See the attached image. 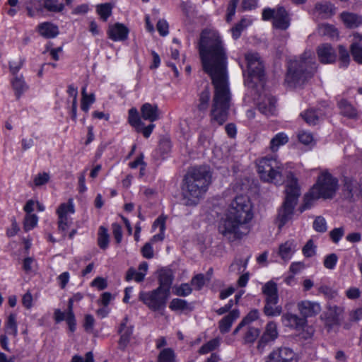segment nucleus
<instances>
[{
    "mask_svg": "<svg viewBox=\"0 0 362 362\" xmlns=\"http://www.w3.org/2000/svg\"><path fill=\"white\" fill-rule=\"evenodd\" d=\"M339 54L341 66L346 67L350 62L349 54L346 49L342 46H339Z\"/></svg>",
    "mask_w": 362,
    "mask_h": 362,
    "instance_id": "48",
    "label": "nucleus"
},
{
    "mask_svg": "<svg viewBox=\"0 0 362 362\" xmlns=\"http://www.w3.org/2000/svg\"><path fill=\"white\" fill-rule=\"evenodd\" d=\"M98 244L103 250H105L108 247L109 234L107 233V229L104 226H100L99 228Z\"/></svg>",
    "mask_w": 362,
    "mask_h": 362,
    "instance_id": "36",
    "label": "nucleus"
},
{
    "mask_svg": "<svg viewBox=\"0 0 362 362\" xmlns=\"http://www.w3.org/2000/svg\"><path fill=\"white\" fill-rule=\"evenodd\" d=\"M37 223V216L35 214H28L25 218L24 228L25 230L33 228Z\"/></svg>",
    "mask_w": 362,
    "mask_h": 362,
    "instance_id": "53",
    "label": "nucleus"
},
{
    "mask_svg": "<svg viewBox=\"0 0 362 362\" xmlns=\"http://www.w3.org/2000/svg\"><path fill=\"white\" fill-rule=\"evenodd\" d=\"M171 149V144L168 140H162L158 145V151L160 153L163 158H165Z\"/></svg>",
    "mask_w": 362,
    "mask_h": 362,
    "instance_id": "56",
    "label": "nucleus"
},
{
    "mask_svg": "<svg viewBox=\"0 0 362 362\" xmlns=\"http://www.w3.org/2000/svg\"><path fill=\"white\" fill-rule=\"evenodd\" d=\"M248 258L245 260L242 259H235L233 263L231 264L230 269L231 270H238V272H241V268L244 269L247 267Z\"/></svg>",
    "mask_w": 362,
    "mask_h": 362,
    "instance_id": "60",
    "label": "nucleus"
},
{
    "mask_svg": "<svg viewBox=\"0 0 362 362\" xmlns=\"http://www.w3.org/2000/svg\"><path fill=\"white\" fill-rule=\"evenodd\" d=\"M294 252V245L292 242L287 241L279 246V254L284 260L289 259Z\"/></svg>",
    "mask_w": 362,
    "mask_h": 362,
    "instance_id": "33",
    "label": "nucleus"
},
{
    "mask_svg": "<svg viewBox=\"0 0 362 362\" xmlns=\"http://www.w3.org/2000/svg\"><path fill=\"white\" fill-rule=\"evenodd\" d=\"M359 185L356 180L346 178L344 188L349 192V196L353 197L354 195H359Z\"/></svg>",
    "mask_w": 362,
    "mask_h": 362,
    "instance_id": "38",
    "label": "nucleus"
},
{
    "mask_svg": "<svg viewBox=\"0 0 362 362\" xmlns=\"http://www.w3.org/2000/svg\"><path fill=\"white\" fill-rule=\"evenodd\" d=\"M169 296L170 293L157 288L149 292L141 291L139 298L149 309L157 311L165 307Z\"/></svg>",
    "mask_w": 362,
    "mask_h": 362,
    "instance_id": "8",
    "label": "nucleus"
},
{
    "mask_svg": "<svg viewBox=\"0 0 362 362\" xmlns=\"http://www.w3.org/2000/svg\"><path fill=\"white\" fill-rule=\"evenodd\" d=\"M220 345V340L218 338L213 339L203 344L199 349L200 354H206L216 350Z\"/></svg>",
    "mask_w": 362,
    "mask_h": 362,
    "instance_id": "39",
    "label": "nucleus"
},
{
    "mask_svg": "<svg viewBox=\"0 0 362 362\" xmlns=\"http://www.w3.org/2000/svg\"><path fill=\"white\" fill-rule=\"evenodd\" d=\"M278 302L269 303L265 300V305L263 308V312L265 315L268 317L279 316L282 313V308L280 305H276Z\"/></svg>",
    "mask_w": 362,
    "mask_h": 362,
    "instance_id": "32",
    "label": "nucleus"
},
{
    "mask_svg": "<svg viewBox=\"0 0 362 362\" xmlns=\"http://www.w3.org/2000/svg\"><path fill=\"white\" fill-rule=\"evenodd\" d=\"M259 317V311L257 309L252 310L242 321L246 325L255 321Z\"/></svg>",
    "mask_w": 362,
    "mask_h": 362,
    "instance_id": "62",
    "label": "nucleus"
},
{
    "mask_svg": "<svg viewBox=\"0 0 362 362\" xmlns=\"http://www.w3.org/2000/svg\"><path fill=\"white\" fill-rule=\"evenodd\" d=\"M319 60L322 64H332L337 59V53L334 49L327 43L322 44L317 49Z\"/></svg>",
    "mask_w": 362,
    "mask_h": 362,
    "instance_id": "14",
    "label": "nucleus"
},
{
    "mask_svg": "<svg viewBox=\"0 0 362 362\" xmlns=\"http://www.w3.org/2000/svg\"><path fill=\"white\" fill-rule=\"evenodd\" d=\"M342 313V308L329 304L325 314L326 325L329 327L339 325Z\"/></svg>",
    "mask_w": 362,
    "mask_h": 362,
    "instance_id": "17",
    "label": "nucleus"
},
{
    "mask_svg": "<svg viewBox=\"0 0 362 362\" xmlns=\"http://www.w3.org/2000/svg\"><path fill=\"white\" fill-rule=\"evenodd\" d=\"M210 278H206L203 274L195 275L191 280V285L194 286L195 290L199 291L204 286L206 281H209Z\"/></svg>",
    "mask_w": 362,
    "mask_h": 362,
    "instance_id": "43",
    "label": "nucleus"
},
{
    "mask_svg": "<svg viewBox=\"0 0 362 362\" xmlns=\"http://www.w3.org/2000/svg\"><path fill=\"white\" fill-rule=\"evenodd\" d=\"M282 322L285 326L300 329L305 325L306 320L295 314L286 313L282 315Z\"/></svg>",
    "mask_w": 362,
    "mask_h": 362,
    "instance_id": "22",
    "label": "nucleus"
},
{
    "mask_svg": "<svg viewBox=\"0 0 362 362\" xmlns=\"http://www.w3.org/2000/svg\"><path fill=\"white\" fill-rule=\"evenodd\" d=\"M297 306L300 313L303 315V318L305 320L308 317L316 315L321 311V307L318 303L310 300L300 301Z\"/></svg>",
    "mask_w": 362,
    "mask_h": 362,
    "instance_id": "16",
    "label": "nucleus"
},
{
    "mask_svg": "<svg viewBox=\"0 0 362 362\" xmlns=\"http://www.w3.org/2000/svg\"><path fill=\"white\" fill-rule=\"evenodd\" d=\"M198 97L197 104L196 105V111H197L199 115L204 114L209 107L211 98L209 88L206 86L199 94Z\"/></svg>",
    "mask_w": 362,
    "mask_h": 362,
    "instance_id": "21",
    "label": "nucleus"
},
{
    "mask_svg": "<svg viewBox=\"0 0 362 362\" xmlns=\"http://www.w3.org/2000/svg\"><path fill=\"white\" fill-rule=\"evenodd\" d=\"M316 70L313 54L306 51L298 59L291 60L288 62L286 81L294 86L303 85L314 76Z\"/></svg>",
    "mask_w": 362,
    "mask_h": 362,
    "instance_id": "5",
    "label": "nucleus"
},
{
    "mask_svg": "<svg viewBox=\"0 0 362 362\" xmlns=\"http://www.w3.org/2000/svg\"><path fill=\"white\" fill-rule=\"evenodd\" d=\"M141 117L153 122L160 119V110L157 105H153L148 103H144L141 107Z\"/></svg>",
    "mask_w": 362,
    "mask_h": 362,
    "instance_id": "18",
    "label": "nucleus"
},
{
    "mask_svg": "<svg viewBox=\"0 0 362 362\" xmlns=\"http://www.w3.org/2000/svg\"><path fill=\"white\" fill-rule=\"evenodd\" d=\"M257 172L265 182L280 185L286 182V197L282 205L278 209L276 223L281 229L292 219L295 207L300 195L298 179L291 172H287L284 165L274 157H264L257 163Z\"/></svg>",
    "mask_w": 362,
    "mask_h": 362,
    "instance_id": "2",
    "label": "nucleus"
},
{
    "mask_svg": "<svg viewBox=\"0 0 362 362\" xmlns=\"http://www.w3.org/2000/svg\"><path fill=\"white\" fill-rule=\"evenodd\" d=\"M344 234V230L342 227L334 228L330 231V237L332 241L337 243Z\"/></svg>",
    "mask_w": 362,
    "mask_h": 362,
    "instance_id": "59",
    "label": "nucleus"
},
{
    "mask_svg": "<svg viewBox=\"0 0 362 362\" xmlns=\"http://www.w3.org/2000/svg\"><path fill=\"white\" fill-rule=\"evenodd\" d=\"M128 317L126 316L121 322L117 331L118 334L120 335L118 346L121 350L126 349L133 334L134 327L133 325H128Z\"/></svg>",
    "mask_w": 362,
    "mask_h": 362,
    "instance_id": "12",
    "label": "nucleus"
},
{
    "mask_svg": "<svg viewBox=\"0 0 362 362\" xmlns=\"http://www.w3.org/2000/svg\"><path fill=\"white\" fill-rule=\"evenodd\" d=\"M239 1L240 0H230L229 1L226 15V21L228 22H230L232 20L233 16L235 15L236 6Z\"/></svg>",
    "mask_w": 362,
    "mask_h": 362,
    "instance_id": "57",
    "label": "nucleus"
},
{
    "mask_svg": "<svg viewBox=\"0 0 362 362\" xmlns=\"http://www.w3.org/2000/svg\"><path fill=\"white\" fill-rule=\"evenodd\" d=\"M6 332L16 337L18 333L17 323H16V315L14 313H11L7 319L6 323Z\"/></svg>",
    "mask_w": 362,
    "mask_h": 362,
    "instance_id": "35",
    "label": "nucleus"
},
{
    "mask_svg": "<svg viewBox=\"0 0 362 362\" xmlns=\"http://www.w3.org/2000/svg\"><path fill=\"white\" fill-rule=\"evenodd\" d=\"M71 362H94L93 355L91 352H88L85 359L80 356L75 355L73 356Z\"/></svg>",
    "mask_w": 362,
    "mask_h": 362,
    "instance_id": "64",
    "label": "nucleus"
},
{
    "mask_svg": "<svg viewBox=\"0 0 362 362\" xmlns=\"http://www.w3.org/2000/svg\"><path fill=\"white\" fill-rule=\"evenodd\" d=\"M320 32L323 35H327L329 37L334 38L338 36L337 30L331 25L322 24L320 27Z\"/></svg>",
    "mask_w": 362,
    "mask_h": 362,
    "instance_id": "45",
    "label": "nucleus"
},
{
    "mask_svg": "<svg viewBox=\"0 0 362 362\" xmlns=\"http://www.w3.org/2000/svg\"><path fill=\"white\" fill-rule=\"evenodd\" d=\"M74 213V206L71 200H69L68 203L60 204L57 210V214H58V229L63 233L64 237L71 223L68 217V214Z\"/></svg>",
    "mask_w": 362,
    "mask_h": 362,
    "instance_id": "10",
    "label": "nucleus"
},
{
    "mask_svg": "<svg viewBox=\"0 0 362 362\" xmlns=\"http://www.w3.org/2000/svg\"><path fill=\"white\" fill-rule=\"evenodd\" d=\"M341 18L344 25L350 28H356L362 24V17L355 13L343 12Z\"/></svg>",
    "mask_w": 362,
    "mask_h": 362,
    "instance_id": "27",
    "label": "nucleus"
},
{
    "mask_svg": "<svg viewBox=\"0 0 362 362\" xmlns=\"http://www.w3.org/2000/svg\"><path fill=\"white\" fill-rule=\"evenodd\" d=\"M338 107L341 114L344 117L349 118H355L357 117V110L348 100L341 99L338 103Z\"/></svg>",
    "mask_w": 362,
    "mask_h": 362,
    "instance_id": "29",
    "label": "nucleus"
},
{
    "mask_svg": "<svg viewBox=\"0 0 362 362\" xmlns=\"http://www.w3.org/2000/svg\"><path fill=\"white\" fill-rule=\"evenodd\" d=\"M278 335L276 324L273 321L269 322L266 325L265 331L258 341V349H263L266 345L274 341L278 337Z\"/></svg>",
    "mask_w": 362,
    "mask_h": 362,
    "instance_id": "13",
    "label": "nucleus"
},
{
    "mask_svg": "<svg viewBox=\"0 0 362 362\" xmlns=\"http://www.w3.org/2000/svg\"><path fill=\"white\" fill-rule=\"evenodd\" d=\"M303 254L306 257H312L316 253V246L312 239H310L304 245L302 250Z\"/></svg>",
    "mask_w": 362,
    "mask_h": 362,
    "instance_id": "47",
    "label": "nucleus"
},
{
    "mask_svg": "<svg viewBox=\"0 0 362 362\" xmlns=\"http://www.w3.org/2000/svg\"><path fill=\"white\" fill-rule=\"evenodd\" d=\"M203 70L211 78L214 86L211 115L212 121L222 125L228 119L230 93L228 76V56L219 34L204 30L198 43Z\"/></svg>",
    "mask_w": 362,
    "mask_h": 362,
    "instance_id": "1",
    "label": "nucleus"
},
{
    "mask_svg": "<svg viewBox=\"0 0 362 362\" xmlns=\"http://www.w3.org/2000/svg\"><path fill=\"white\" fill-rule=\"evenodd\" d=\"M300 115L309 125H315L322 117L323 112L320 109L310 108L302 112Z\"/></svg>",
    "mask_w": 362,
    "mask_h": 362,
    "instance_id": "25",
    "label": "nucleus"
},
{
    "mask_svg": "<svg viewBox=\"0 0 362 362\" xmlns=\"http://www.w3.org/2000/svg\"><path fill=\"white\" fill-rule=\"evenodd\" d=\"M113 236L117 244H119L122 239V230L121 226L117 223L112 224Z\"/></svg>",
    "mask_w": 362,
    "mask_h": 362,
    "instance_id": "58",
    "label": "nucleus"
},
{
    "mask_svg": "<svg viewBox=\"0 0 362 362\" xmlns=\"http://www.w3.org/2000/svg\"><path fill=\"white\" fill-rule=\"evenodd\" d=\"M11 83L17 99H19L29 88L28 84L25 83L23 75L13 76V78L11 80Z\"/></svg>",
    "mask_w": 362,
    "mask_h": 362,
    "instance_id": "23",
    "label": "nucleus"
},
{
    "mask_svg": "<svg viewBox=\"0 0 362 362\" xmlns=\"http://www.w3.org/2000/svg\"><path fill=\"white\" fill-rule=\"evenodd\" d=\"M174 352L170 349H164L158 356V362H174Z\"/></svg>",
    "mask_w": 362,
    "mask_h": 362,
    "instance_id": "46",
    "label": "nucleus"
},
{
    "mask_svg": "<svg viewBox=\"0 0 362 362\" xmlns=\"http://www.w3.org/2000/svg\"><path fill=\"white\" fill-rule=\"evenodd\" d=\"M40 34L45 38H53L59 34L58 27L51 23L45 22L37 26Z\"/></svg>",
    "mask_w": 362,
    "mask_h": 362,
    "instance_id": "26",
    "label": "nucleus"
},
{
    "mask_svg": "<svg viewBox=\"0 0 362 362\" xmlns=\"http://www.w3.org/2000/svg\"><path fill=\"white\" fill-rule=\"evenodd\" d=\"M262 293L265 296V300L269 303L279 302L277 284L270 281L266 283L262 287Z\"/></svg>",
    "mask_w": 362,
    "mask_h": 362,
    "instance_id": "24",
    "label": "nucleus"
},
{
    "mask_svg": "<svg viewBox=\"0 0 362 362\" xmlns=\"http://www.w3.org/2000/svg\"><path fill=\"white\" fill-rule=\"evenodd\" d=\"M240 317V312L237 309H234L229 312V313L223 317L218 322V329L221 334L228 333L233 323Z\"/></svg>",
    "mask_w": 362,
    "mask_h": 362,
    "instance_id": "19",
    "label": "nucleus"
},
{
    "mask_svg": "<svg viewBox=\"0 0 362 362\" xmlns=\"http://www.w3.org/2000/svg\"><path fill=\"white\" fill-rule=\"evenodd\" d=\"M112 8L110 4H100L97 6V13L104 21H106L112 13Z\"/></svg>",
    "mask_w": 362,
    "mask_h": 362,
    "instance_id": "42",
    "label": "nucleus"
},
{
    "mask_svg": "<svg viewBox=\"0 0 362 362\" xmlns=\"http://www.w3.org/2000/svg\"><path fill=\"white\" fill-rule=\"evenodd\" d=\"M338 189V180L327 170H321L316 183L311 188L315 198L332 199Z\"/></svg>",
    "mask_w": 362,
    "mask_h": 362,
    "instance_id": "7",
    "label": "nucleus"
},
{
    "mask_svg": "<svg viewBox=\"0 0 362 362\" xmlns=\"http://www.w3.org/2000/svg\"><path fill=\"white\" fill-rule=\"evenodd\" d=\"M25 62V59L22 57H19L18 62L11 61L9 62V70L12 74V76H18V73L19 70L23 66Z\"/></svg>",
    "mask_w": 362,
    "mask_h": 362,
    "instance_id": "50",
    "label": "nucleus"
},
{
    "mask_svg": "<svg viewBox=\"0 0 362 362\" xmlns=\"http://www.w3.org/2000/svg\"><path fill=\"white\" fill-rule=\"evenodd\" d=\"M49 180V175L47 173H39L34 179L35 186H41L47 183Z\"/></svg>",
    "mask_w": 362,
    "mask_h": 362,
    "instance_id": "61",
    "label": "nucleus"
},
{
    "mask_svg": "<svg viewBox=\"0 0 362 362\" xmlns=\"http://www.w3.org/2000/svg\"><path fill=\"white\" fill-rule=\"evenodd\" d=\"M260 334V330L254 327H249L244 336V342L245 344L253 343Z\"/></svg>",
    "mask_w": 362,
    "mask_h": 362,
    "instance_id": "40",
    "label": "nucleus"
},
{
    "mask_svg": "<svg viewBox=\"0 0 362 362\" xmlns=\"http://www.w3.org/2000/svg\"><path fill=\"white\" fill-rule=\"evenodd\" d=\"M129 29L122 23H116L110 25L107 35L113 41H124L127 39Z\"/></svg>",
    "mask_w": 362,
    "mask_h": 362,
    "instance_id": "15",
    "label": "nucleus"
},
{
    "mask_svg": "<svg viewBox=\"0 0 362 362\" xmlns=\"http://www.w3.org/2000/svg\"><path fill=\"white\" fill-rule=\"evenodd\" d=\"M318 291L319 293H322L327 298L329 299H333L337 296V292L335 290L326 285L320 286Z\"/></svg>",
    "mask_w": 362,
    "mask_h": 362,
    "instance_id": "54",
    "label": "nucleus"
},
{
    "mask_svg": "<svg viewBox=\"0 0 362 362\" xmlns=\"http://www.w3.org/2000/svg\"><path fill=\"white\" fill-rule=\"evenodd\" d=\"M253 218L252 205L246 196H238L231 202L226 217L218 226V231L229 241L241 238L244 226Z\"/></svg>",
    "mask_w": 362,
    "mask_h": 362,
    "instance_id": "3",
    "label": "nucleus"
},
{
    "mask_svg": "<svg viewBox=\"0 0 362 362\" xmlns=\"http://www.w3.org/2000/svg\"><path fill=\"white\" fill-rule=\"evenodd\" d=\"M350 48L354 59L358 64H362V45L360 43L352 42Z\"/></svg>",
    "mask_w": 362,
    "mask_h": 362,
    "instance_id": "44",
    "label": "nucleus"
},
{
    "mask_svg": "<svg viewBox=\"0 0 362 362\" xmlns=\"http://www.w3.org/2000/svg\"><path fill=\"white\" fill-rule=\"evenodd\" d=\"M182 201L186 206H195L207 191L211 174L207 166H195L187 171L183 180Z\"/></svg>",
    "mask_w": 362,
    "mask_h": 362,
    "instance_id": "4",
    "label": "nucleus"
},
{
    "mask_svg": "<svg viewBox=\"0 0 362 362\" xmlns=\"http://www.w3.org/2000/svg\"><path fill=\"white\" fill-rule=\"evenodd\" d=\"M128 120L129 124L135 128L136 131L140 132L141 130V127L144 126V124L142 122L138 110L136 108L132 107L129 110Z\"/></svg>",
    "mask_w": 362,
    "mask_h": 362,
    "instance_id": "30",
    "label": "nucleus"
},
{
    "mask_svg": "<svg viewBox=\"0 0 362 362\" xmlns=\"http://www.w3.org/2000/svg\"><path fill=\"white\" fill-rule=\"evenodd\" d=\"M276 103L274 97L267 95L258 103V110L266 115H273L276 112Z\"/></svg>",
    "mask_w": 362,
    "mask_h": 362,
    "instance_id": "20",
    "label": "nucleus"
},
{
    "mask_svg": "<svg viewBox=\"0 0 362 362\" xmlns=\"http://www.w3.org/2000/svg\"><path fill=\"white\" fill-rule=\"evenodd\" d=\"M263 20L273 19V26L277 29L286 30L290 26V17L288 11L283 6L276 8H265L262 12Z\"/></svg>",
    "mask_w": 362,
    "mask_h": 362,
    "instance_id": "9",
    "label": "nucleus"
},
{
    "mask_svg": "<svg viewBox=\"0 0 362 362\" xmlns=\"http://www.w3.org/2000/svg\"><path fill=\"white\" fill-rule=\"evenodd\" d=\"M43 7L48 11L59 13L63 11L64 4L59 3V0H44Z\"/></svg>",
    "mask_w": 362,
    "mask_h": 362,
    "instance_id": "37",
    "label": "nucleus"
},
{
    "mask_svg": "<svg viewBox=\"0 0 362 362\" xmlns=\"http://www.w3.org/2000/svg\"><path fill=\"white\" fill-rule=\"evenodd\" d=\"M157 30L162 36H165L168 34V24L165 20H159L156 25Z\"/></svg>",
    "mask_w": 362,
    "mask_h": 362,
    "instance_id": "63",
    "label": "nucleus"
},
{
    "mask_svg": "<svg viewBox=\"0 0 362 362\" xmlns=\"http://www.w3.org/2000/svg\"><path fill=\"white\" fill-rule=\"evenodd\" d=\"M319 198H315L314 196L311 195V190L304 197V203L300 207V212L310 209L313 204L315 200L318 199Z\"/></svg>",
    "mask_w": 362,
    "mask_h": 362,
    "instance_id": "55",
    "label": "nucleus"
},
{
    "mask_svg": "<svg viewBox=\"0 0 362 362\" xmlns=\"http://www.w3.org/2000/svg\"><path fill=\"white\" fill-rule=\"evenodd\" d=\"M247 64V74L244 71L245 84L254 88L258 82L264 79V65L257 52H249L245 54Z\"/></svg>",
    "mask_w": 362,
    "mask_h": 362,
    "instance_id": "6",
    "label": "nucleus"
},
{
    "mask_svg": "<svg viewBox=\"0 0 362 362\" xmlns=\"http://www.w3.org/2000/svg\"><path fill=\"white\" fill-rule=\"evenodd\" d=\"M338 257L336 254L332 253L327 255L324 260V266L328 269H333L337 262Z\"/></svg>",
    "mask_w": 362,
    "mask_h": 362,
    "instance_id": "52",
    "label": "nucleus"
},
{
    "mask_svg": "<svg viewBox=\"0 0 362 362\" xmlns=\"http://www.w3.org/2000/svg\"><path fill=\"white\" fill-rule=\"evenodd\" d=\"M313 228L319 233H325L327 231V223L322 216H317L313 222Z\"/></svg>",
    "mask_w": 362,
    "mask_h": 362,
    "instance_id": "49",
    "label": "nucleus"
},
{
    "mask_svg": "<svg viewBox=\"0 0 362 362\" xmlns=\"http://www.w3.org/2000/svg\"><path fill=\"white\" fill-rule=\"evenodd\" d=\"M173 278L170 271L161 270L159 274V286L158 288L170 293V289L173 283Z\"/></svg>",
    "mask_w": 362,
    "mask_h": 362,
    "instance_id": "28",
    "label": "nucleus"
},
{
    "mask_svg": "<svg viewBox=\"0 0 362 362\" xmlns=\"http://www.w3.org/2000/svg\"><path fill=\"white\" fill-rule=\"evenodd\" d=\"M169 308L173 311H192V308L187 300L181 298H174L169 305Z\"/></svg>",
    "mask_w": 362,
    "mask_h": 362,
    "instance_id": "31",
    "label": "nucleus"
},
{
    "mask_svg": "<svg viewBox=\"0 0 362 362\" xmlns=\"http://www.w3.org/2000/svg\"><path fill=\"white\" fill-rule=\"evenodd\" d=\"M265 362H298V358L291 349L279 347L267 356Z\"/></svg>",
    "mask_w": 362,
    "mask_h": 362,
    "instance_id": "11",
    "label": "nucleus"
},
{
    "mask_svg": "<svg viewBox=\"0 0 362 362\" xmlns=\"http://www.w3.org/2000/svg\"><path fill=\"white\" fill-rule=\"evenodd\" d=\"M288 138L284 133L277 134L270 141V149L272 152L277 151L279 148L286 144Z\"/></svg>",
    "mask_w": 362,
    "mask_h": 362,
    "instance_id": "34",
    "label": "nucleus"
},
{
    "mask_svg": "<svg viewBox=\"0 0 362 362\" xmlns=\"http://www.w3.org/2000/svg\"><path fill=\"white\" fill-rule=\"evenodd\" d=\"M145 276V273L137 272L135 269L131 267L127 272L125 279L127 281L134 279L136 282H141L144 281Z\"/></svg>",
    "mask_w": 362,
    "mask_h": 362,
    "instance_id": "41",
    "label": "nucleus"
},
{
    "mask_svg": "<svg viewBox=\"0 0 362 362\" xmlns=\"http://www.w3.org/2000/svg\"><path fill=\"white\" fill-rule=\"evenodd\" d=\"M192 291V288L188 284H182L180 286L177 287L175 291V294L178 296L185 297L189 296Z\"/></svg>",
    "mask_w": 362,
    "mask_h": 362,
    "instance_id": "51",
    "label": "nucleus"
}]
</instances>
